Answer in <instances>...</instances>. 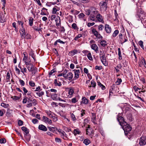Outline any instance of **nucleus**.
Segmentation results:
<instances>
[{
  "instance_id": "58",
  "label": "nucleus",
  "mask_w": 146,
  "mask_h": 146,
  "mask_svg": "<svg viewBox=\"0 0 146 146\" xmlns=\"http://www.w3.org/2000/svg\"><path fill=\"white\" fill-rule=\"evenodd\" d=\"M56 142L57 143H61V139L58 137H56L55 138Z\"/></svg>"
},
{
  "instance_id": "64",
  "label": "nucleus",
  "mask_w": 146,
  "mask_h": 146,
  "mask_svg": "<svg viewBox=\"0 0 146 146\" xmlns=\"http://www.w3.org/2000/svg\"><path fill=\"white\" fill-rule=\"evenodd\" d=\"M57 11V10L56 8L55 7H54L53 8L52 10V13L53 14H55L56 13Z\"/></svg>"
},
{
  "instance_id": "21",
  "label": "nucleus",
  "mask_w": 146,
  "mask_h": 146,
  "mask_svg": "<svg viewBox=\"0 0 146 146\" xmlns=\"http://www.w3.org/2000/svg\"><path fill=\"white\" fill-rule=\"evenodd\" d=\"M98 13V11L94 7H92L91 8V13L92 14L94 15H97Z\"/></svg>"
},
{
  "instance_id": "35",
  "label": "nucleus",
  "mask_w": 146,
  "mask_h": 146,
  "mask_svg": "<svg viewBox=\"0 0 146 146\" xmlns=\"http://www.w3.org/2000/svg\"><path fill=\"white\" fill-rule=\"evenodd\" d=\"M83 143L86 145H88L90 143V141L88 139H86L84 140Z\"/></svg>"
},
{
  "instance_id": "30",
  "label": "nucleus",
  "mask_w": 146,
  "mask_h": 146,
  "mask_svg": "<svg viewBox=\"0 0 146 146\" xmlns=\"http://www.w3.org/2000/svg\"><path fill=\"white\" fill-rule=\"evenodd\" d=\"M87 56L89 60L90 61H92L93 60V58L90 52L89 53L87 54Z\"/></svg>"
},
{
  "instance_id": "38",
  "label": "nucleus",
  "mask_w": 146,
  "mask_h": 146,
  "mask_svg": "<svg viewBox=\"0 0 146 146\" xmlns=\"http://www.w3.org/2000/svg\"><path fill=\"white\" fill-rule=\"evenodd\" d=\"M72 27L73 29L74 30H78V28L77 27L76 24L75 23H73L72 25Z\"/></svg>"
},
{
  "instance_id": "26",
  "label": "nucleus",
  "mask_w": 146,
  "mask_h": 146,
  "mask_svg": "<svg viewBox=\"0 0 146 146\" xmlns=\"http://www.w3.org/2000/svg\"><path fill=\"white\" fill-rule=\"evenodd\" d=\"M80 133L79 129L77 128L74 129L73 133L75 136L77 134H80Z\"/></svg>"
},
{
  "instance_id": "12",
  "label": "nucleus",
  "mask_w": 146,
  "mask_h": 146,
  "mask_svg": "<svg viewBox=\"0 0 146 146\" xmlns=\"http://www.w3.org/2000/svg\"><path fill=\"white\" fill-rule=\"evenodd\" d=\"M119 114L118 115L117 117V121L119 122V124L121 125L122 124V123H123V122H125L122 116H119Z\"/></svg>"
},
{
  "instance_id": "45",
  "label": "nucleus",
  "mask_w": 146,
  "mask_h": 146,
  "mask_svg": "<svg viewBox=\"0 0 146 146\" xmlns=\"http://www.w3.org/2000/svg\"><path fill=\"white\" fill-rule=\"evenodd\" d=\"M1 106L3 107L4 108H7L9 106V105L8 104H6L2 102L1 104Z\"/></svg>"
},
{
  "instance_id": "53",
  "label": "nucleus",
  "mask_w": 146,
  "mask_h": 146,
  "mask_svg": "<svg viewBox=\"0 0 146 146\" xmlns=\"http://www.w3.org/2000/svg\"><path fill=\"white\" fill-rule=\"evenodd\" d=\"M74 92V90L72 89H70L68 91V94L70 95H72Z\"/></svg>"
},
{
  "instance_id": "61",
  "label": "nucleus",
  "mask_w": 146,
  "mask_h": 146,
  "mask_svg": "<svg viewBox=\"0 0 146 146\" xmlns=\"http://www.w3.org/2000/svg\"><path fill=\"white\" fill-rule=\"evenodd\" d=\"M32 122L34 124L37 123L38 122V120L36 119H33L32 120Z\"/></svg>"
},
{
  "instance_id": "34",
  "label": "nucleus",
  "mask_w": 146,
  "mask_h": 146,
  "mask_svg": "<svg viewBox=\"0 0 146 146\" xmlns=\"http://www.w3.org/2000/svg\"><path fill=\"white\" fill-rule=\"evenodd\" d=\"M77 50L74 49L71 51L69 53L71 54L72 55H74L77 53Z\"/></svg>"
},
{
  "instance_id": "49",
  "label": "nucleus",
  "mask_w": 146,
  "mask_h": 146,
  "mask_svg": "<svg viewBox=\"0 0 146 146\" xmlns=\"http://www.w3.org/2000/svg\"><path fill=\"white\" fill-rule=\"evenodd\" d=\"M121 82V78H118L116 82V83L117 84V85H119L120 84Z\"/></svg>"
},
{
  "instance_id": "55",
  "label": "nucleus",
  "mask_w": 146,
  "mask_h": 146,
  "mask_svg": "<svg viewBox=\"0 0 146 146\" xmlns=\"http://www.w3.org/2000/svg\"><path fill=\"white\" fill-rule=\"evenodd\" d=\"M1 1L3 3L2 8L3 9L5 6L6 1V0H1Z\"/></svg>"
},
{
  "instance_id": "36",
  "label": "nucleus",
  "mask_w": 146,
  "mask_h": 146,
  "mask_svg": "<svg viewBox=\"0 0 146 146\" xmlns=\"http://www.w3.org/2000/svg\"><path fill=\"white\" fill-rule=\"evenodd\" d=\"M68 70L65 69V70L62 72L63 76V77L65 78L66 77V76H67V74L68 73Z\"/></svg>"
},
{
  "instance_id": "42",
  "label": "nucleus",
  "mask_w": 146,
  "mask_h": 146,
  "mask_svg": "<svg viewBox=\"0 0 146 146\" xmlns=\"http://www.w3.org/2000/svg\"><path fill=\"white\" fill-rule=\"evenodd\" d=\"M119 31L118 30H115L113 33L112 36L113 37H115L117 35V34L119 33Z\"/></svg>"
},
{
  "instance_id": "6",
  "label": "nucleus",
  "mask_w": 146,
  "mask_h": 146,
  "mask_svg": "<svg viewBox=\"0 0 146 146\" xmlns=\"http://www.w3.org/2000/svg\"><path fill=\"white\" fill-rule=\"evenodd\" d=\"M92 32L93 34H94L96 37L99 39H102L103 37L101 35L98 33V32L94 28H93L92 29Z\"/></svg>"
},
{
  "instance_id": "31",
  "label": "nucleus",
  "mask_w": 146,
  "mask_h": 146,
  "mask_svg": "<svg viewBox=\"0 0 146 146\" xmlns=\"http://www.w3.org/2000/svg\"><path fill=\"white\" fill-rule=\"evenodd\" d=\"M91 86H89V87H92L94 88H95L96 86V83L94 80H92L91 81Z\"/></svg>"
},
{
  "instance_id": "46",
  "label": "nucleus",
  "mask_w": 146,
  "mask_h": 146,
  "mask_svg": "<svg viewBox=\"0 0 146 146\" xmlns=\"http://www.w3.org/2000/svg\"><path fill=\"white\" fill-rule=\"evenodd\" d=\"M104 26L102 25H100L98 26V29L99 31H102L104 29Z\"/></svg>"
},
{
  "instance_id": "43",
  "label": "nucleus",
  "mask_w": 146,
  "mask_h": 146,
  "mask_svg": "<svg viewBox=\"0 0 146 146\" xmlns=\"http://www.w3.org/2000/svg\"><path fill=\"white\" fill-rule=\"evenodd\" d=\"M37 95L39 97L44 94V92L43 91H40L36 93Z\"/></svg>"
},
{
  "instance_id": "2",
  "label": "nucleus",
  "mask_w": 146,
  "mask_h": 146,
  "mask_svg": "<svg viewBox=\"0 0 146 146\" xmlns=\"http://www.w3.org/2000/svg\"><path fill=\"white\" fill-rule=\"evenodd\" d=\"M121 125L124 131L125 134L126 135L132 129V127L126 122H123Z\"/></svg>"
},
{
  "instance_id": "23",
  "label": "nucleus",
  "mask_w": 146,
  "mask_h": 146,
  "mask_svg": "<svg viewBox=\"0 0 146 146\" xmlns=\"http://www.w3.org/2000/svg\"><path fill=\"white\" fill-rule=\"evenodd\" d=\"M48 128L49 129V131L54 133H56V130H58L57 128L55 127H48Z\"/></svg>"
},
{
  "instance_id": "57",
  "label": "nucleus",
  "mask_w": 146,
  "mask_h": 146,
  "mask_svg": "<svg viewBox=\"0 0 146 146\" xmlns=\"http://www.w3.org/2000/svg\"><path fill=\"white\" fill-rule=\"evenodd\" d=\"M19 82L20 83L21 85V86H23L25 85V82L23 80L21 79H20L19 80Z\"/></svg>"
},
{
  "instance_id": "56",
  "label": "nucleus",
  "mask_w": 146,
  "mask_h": 146,
  "mask_svg": "<svg viewBox=\"0 0 146 146\" xmlns=\"http://www.w3.org/2000/svg\"><path fill=\"white\" fill-rule=\"evenodd\" d=\"M29 84L30 86L34 87L35 86V84L33 81H31L29 82Z\"/></svg>"
},
{
  "instance_id": "33",
  "label": "nucleus",
  "mask_w": 146,
  "mask_h": 146,
  "mask_svg": "<svg viewBox=\"0 0 146 146\" xmlns=\"http://www.w3.org/2000/svg\"><path fill=\"white\" fill-rule=\"evenodd\" d=\"M27 53L26 52H24L23 53V54L24 55V58L23 59V60L24 61L25 63L27 62V60L28 58V56L26 55V54H27Z\"/></svg>"
},
{
  "instance_id": "27",
  "label": "nucleus",
  "mask_w": 146,
  "mask_h": 146,
  "mask_svg": "<svg viewBox=\"0 0 146 146\" xmlns=\"http://www.w3.org/2000/svg\"><path fill=\"white\" fill-rule=\"evenodd\" d=\"M61 134V137L64 139L66 140V139L64 137H66V138H68L67 136V134L64 131H62Z\"/></svg>"
},
{
  "instance_id": "52",
  "label": "nucleus",
  "mask_w": 146,
  "mask_h": 146,
  "mask_svg": "<svg viewBox=\"0 0 146 146\" xmlns=\"http://www.w3.org/2000/svg\"><path fill=\"white\" fill-rule=\"evenodd\" d=\"M82 35L81 34H78L77 36L75 37L74 40H77L79 38L81 37L82 36Z\"/></svg>"
},
{
  "instance_id": "15",
  "label": "nucleus",
  "mask_w": 146,
  "mask_h": 146,
  "mask_svg": "<svg viewBox=\"0 0 146 146\" xmlns=\"http://www.w3.org/2000/svg\"><path fill=\"white\" fill-rule=\"evenodd\" d=\"M38 129L43 131H46L47 129L46 127L42 124L40 125L38 127Z\"/></svg>"
},
{
  "instance_id": "10",
  "label": "nucleus",
  "mask_w": 146,
  "mask_h": 146,
  "mask_svg": "<svg viewBox=\"0 0 146 146\" xmlns=\"http://www.w3.org/2000/svg\"><path fill=\"white\" fill-rule=\"evenodd\" d=\"M104 27L105 30L107 33L110 34L111 32V29L109 25L105 24Z\"/></svg>"
},
{
  "instance_id": "4",
  "label": "nucleus",
  "mask_w": 146,
  "mask_h": 146,
  "mask_svg": "<svg viewBox=\"0 0 146 146\" xmlns=\"http://www.w3.org/2000/svg\"><path fill=\"white\" fill-rule=\"evenodd\" d=\"M102 51H100V58L103 64L105 66H106L108 65V64L106 62L105 54L104 53H102Z\"/></svg>"
},
{
  "instance_id": "37",
  "label": "nucleus",
  "mask_w": 146,
  "mask_h": 146,
  "mask_svg": "<svg viewBox=\"0 0 146 146\" xmlns=\"http://www.w3.org/2000/svg\"><path fill=\"white\" fill-rule=\"evenodd\" d=\"M63 129L66 132H68L71 131V129L65 126H63Z\"/></svg>"
},
{
  "instance_id": "9",
  "label": "nucleus",
  "mask_w": 146,
  "mask_h": 146,
  "mask_svg": "<svg viewBox=\"0 0 146 146\" xmlns=\"http://www.w3.org/2000/svg\"><path fill=\"white\" fill-rule=\"evenodd\" d=\"M73 71H74V76L73 80H76L79 78L80 71L79 70L75 69Z\"/></svg>"
},
{
  "instance_id": "62",
  "label": "nucleus",
  "mask_w": 146,
  "mask_h": 146,
  "mask_svg": "<svg viewBox=\"0 0 146 146\" xmlns=\"http://www.w3.org/2000/svg\"><path fill=\"white\" fill-rule=\"evenodd\" d=\"M23 121L21 120H19L18 121V125L19 126H21L22 125H23Z\"/></svg>"
},
{
  "instance_id": "44",
  "label": "nucleus",
  "mask_w": 146,
  "mask_h": 146,
  "mask_svg": "<svg viewBox=\"0 0 146 146\" xmlns=\"http://www.w3.org/2000/svg\"><path fill=\"white\" fill-rule=\"evenodd\" d=\"M32 27L36 31H41L40 28H38V27H36L35 26H33Z\"/></svg>"
},
{
  "instance_id": "24",
  "label": "nucleus",
  "mask_w": 146,
  "mask_h": 146,
  "mask_svg": "<svg viewBox=\"0 0 146 146\" xmlns=\"http://www.w3.org/2000/svg\"><path fill=\"white\" fill-rule=\"evenodd\" d=\"M50 92V90H48V91H46L47 96L49 97L51 96L52 97L53 95H54V96H56V94H54L51 93Z\"/></svg>"
},
{
  "instance_id": "63",
  "label": "nucleus",
  "mask_w": 146,
  "mask_h": 146,
  "mask_svg": "<svg viewBox=\"0 0 146 146\" xmlns=\"http://www.w3.org/2000/svg\"><path fill=\"white\" fill-rule=\"evenodd\" d=\"M84 16L85 15L82 13H80L78 16V17L80 18H83Z\"/></svg>"
},
{
  "instance_id": "50",
  "label": "nucleus",
  "mask_w": 146,
  "mask_h": 146,
  "mask_svg": "<svg viewBox=\"0 0 146 146\" xmlns=\"http://www.w3.org/2000/svg\"><path fill=\"white\" fill-rule=\"evenodd\" d=\"M58 105L62 107L65 108L66 106V105H68V104H62V103H58Z\"/></svg>"
},
{
  "instance_id": "32",
  "label": "nucleus",
  "mask_w": 146,
  "mask_h": 146,
  "mask_svg": "<svg viewBox=\"0 0 146 146\" xmlns=\"http://www.w3.org/2000/svg\"><path fill=\"white\" fill-rule=\"evenodd\" d=\"M118 55L119 56L118 59L119 60H121L122 59V57L121 55V52L120 50V48H118Z\"/></svg>"
},
{
  "instance_id": "48",
  "label": "nucleus",
  "mask_w": 146,
  "mask_h": 146,
  "mask_svg": "<svg viewBox=\"0 0 146 146\" xmlns=\"http://www.w3.org/2000/svg\"><path fill=\"white\" fill-rule=\"evenodd\" d=\"M52 119L53 121L54 122H56L58 120V118L56 115L55 114H54V115Z\"/></svg>"
},
{
  "instance_id": "47",
  "label": "nucleus",
  "mask_w": 146,
  "mask_h": 146,
  "mask_svg": "<svg viewBox=\"0 0 146 146\" xmlns=\"http://www.w3.org/2000/svg\"><path fill=\"white\" fill-rule=\"evenodd\" d=\"M60 31L61 33H64L65 32V30L63 26H61L60 25Z\"/></svg>"
},
{
  "instance_id": "3",
  "label": "nucleus",
  "mask_w": 146,
  "mask_h": 146,
  "mask_svg": "<svg viewBox=\"0 0 146 146\" xmlns=\"http://www.w3.org/2000/svg\"><path fill=\"white\" fill-rule=\"evenodd\" d=\"M143 11L141 8H138L137 9L136 12L135 14V17L136 19L138 21H142V18L141 17L143 15Z\"/></svg>"
},
{
  "instance_id": "13",
  "label": "nucleus",
  "mask_w": 146,
  "mask_h": 146,
  "mask_svg": "<svg viewBox=\"0 0 146 146\" xmlns=\"http://www.w3.org/2000/svg\"><path fill=\"white\" fill-rule=\"evenodd\" d=\"M42 121L44 122L48 123L49 124H51L52 123L51 120L44 116L43 117Z\"/></svg>"
},
{
  "instance_id": "41",
  "label": "nucleus",
  "mask_w": 146,
  "mask_h": 146,
  "mask_svg": "<svg viewBox=\"0 0 146 146\" xmlns=\"http://www.w3.org/2000/svg\"><path fill=\"white\" fill-rule=\"evenodd\" d=\"M106 42V40H103L101 41L100 44L102 46L104 47L105 46L107 45Z\"/></svg>"
},
{
  "instance_id": "51",
  "label": "nucleus",
  "mask_w": 146,
  "mask_h": 146,
  "mask_svg": "<svg viewBox=\"0 0 146 146\" xmlns=\"http://www.w3.org/2000/svg\"><path fill=\"white\" fill-rule=\"evenodd\" d=\"M139 46L141 47L143 49H144V46L143 45V42L141 41H140L139 42Z\"/></svg>"
},
{
  "instance_id": "11",
  "label": "nucleus",
  "mask_w": 146,
  "mask_h": 146,
  "mask_svg": "<svg viewBox=\"0 0 146 146\" xmlns=\"http://www.w3.org/2000/svg\"><path fill=\"white\" fill-rule=\"evenodd\" d=\"M86 134L87 135H92V134L93 133V131L90 127V126L88 125V126L87 127V128L86 130Z\"/></svg>"
},
{
  "instance_id": "14",
  "label": "nucleus",
  "mask_w": 146,
  "mask_h": 146,
  "mask_svg": "<svg viewBox=\"0 0 146 146\" xmlns=\"http://www.w3.org/2000/svg\"><path fill=\"white\" fill-rule=\"evenodd\" d=\"M96 18L99 22L102 23H104V21L103 20V17L100 14L97 15Z\"/></svg>"
},
{
  "instance_id": "39",
  "label": "nucleus",
  "mask_w": 146,
  "mask_h": 146,
  "mask_svg": "<svg viewBox=\"0 0 146 146\" xmlns=\"http://www.w3.org/2000/svg\"><path fill=\"white\" fill-rule=\"evenodd\" d=\"M70 116L72 120L74 121L76 120V119L75 116L73 113H71Z\"/></svg>"
},
{
  "instance_id": "40",
  "label": "nucleus",
  "mask_w": 146,
  "mask_h": 146,
  "mask_svg": "<svg viewBox=\"0 0 146 146\" xmlns=\"http://www.w3.org/2000/svg\"><path fill=\"white\" fill-rule=\"evenodd\" d=\"M33 19L31 17L29 20V25L31 26H32L33 23Z\"/></svg>"
},
{
  "instance_id": "5",
  "label": "nucleus",
  "mask_w": 146,
  "mask_h": 146,
  "mask_svg": "<svg viewBox=\"0 0 146 146\" xmlns=\"http://www.w3.org/2000/svg\"><path fill=\"white\" fill-rule=\"evenodd\" d=\"M139 143L140 146L146 145V136H142L140 137Z\"/></svg>"
},
{
  "instance_id": "20",
  "label": "nucleus",
  "mask_w": 146,
  "mask_h": 146,
  "mask_svg": "<svg viewBox=\"0 0 146 146\" xmlns=\"http://www.w3.org/2000/svg\"><path fill=\"white\" fill-rule=\"evenodd\" d=\"M66 77L65 78L66 79H68L69 80H71L73 78V74L71 72L68 73Z\"/></svg>"
},
{
  "instance_id": "28",
  "label": "nucleus",
  "mask_w": 146,
  "mask_h": 146,
  "mask_svg": "<svg viewBox=\"0 0 146 146\" xmlns=\"http://www.w3.org/2000/svg\"><path fill=\"white\" fill-rule=\"evenodd\" d=\"M82 102L83 103L85 104H87L88 103V100L85 97H84L82 98Z\"/></svg>"
},
{
  "instance_id": "59",
  "label": "nucleus",
  "mask_w": 146,
  "mask_h": 146,
  "mask_svg": "<svg viewBox=\"0 0 146 146\" xmlns=\"http://www.w3.org/2000/svg\"><path fill=\"white\" fill-rule=\"evenodd\" d=\"M6 142V140L5 138H1L0 139V143H5Z\"/></svg>"
},
{
  "instance_id": "19",
  "label": "nucleus",
  "mask_w": 146,
  "mask_h": 146,
  "mask_svg": "<svg viewBox=\"0 0 146 146\" xmlns=\"http://www.w3.org/2000/svg\"><path fill=\"white\" fill-rule=\"evenodd\" d=\"M115 84H113L112 86H111V88L109 90V95H113V92L114 89L115 88Z\"/></svg>"
},
{
  "instance_id": "60",
  "label": "nucleus",
  "mask_w": 146,
  "mask_h": 146,
  "mask_svg": "<svg viewBox=\"0 0 146 146\" xmlns=\"http://www.w3.org/2000/svg\"><path fill=\"white\" fill-rule=\"evenodd\" d=\"M27 102H28L27 97L25 96L23 100V103L24 104H25Z\"/></svg>"
},
{
  "instance_id": "25",
  "label": "nucleus",
  "mask_w": 146,
  "mask_h": 146,
  "mask_svg": "<svg viewBox=\"0 0 146 146\" xmlns=\"http://www.w3.org/2000/svg\"><path fill=\"white\" fill-rule=\"evenodd\" d=\"M22 130L25 132L26 134H28L29 132V130L26 127L23 126L21 127Z\"/></svg>"
},
{
  "instance_id": "1",
  "label": "nucleus",
  "mask_w": 146,
  "mask_h": 146,
  "mask_svg": "<svg viewBox=\"0 0 146 146\" xmlns=\"http://www.w3.org/2000/svg\"><path fill=\"white\" fill-rule=\"evenodd\" d=\"M25 63L27 66L26 67L29 72H31L32 73L34 74L37 72V68L34 67L33 64L30 63V61L26 62Z\"/></svg>"
},
{
  "instance_id": "22",
  "label": "nucleus",
  "mask_w": 146,
  "mask_h": 146,
  "mask_svg": "<svg viewBox=\"0 0 146 146\" xmlns=\"http://www.w3.org/2000/svg\"><path fill=\"white\" fill-rule=\"evenodd\" d=\"M91 48L97 53L98 50V47L96 44H93L91 46Z\"/></svg>"
},
{
  "instance_id": "29",
  "label": "nucleus",
  "mask_w": 146,
  "mask_h": 146,
  "mask_svg": "<svg viewBox=\"0 0 146 146\" xmlns=\"http://www.w3.org/2000/svg\"><path fill=\"white\" fill-rule=\"evenodd\" d=\"M29 54L33 59L34 61L35 62L36 61V60L35 58V56L34 55V53L33 51H31L30 52Z\"/></svg>"
},
{
  "instance_id": "7",
  "label": "nucleus",
  "mask_w": 146,
  "mask_h": 146,
  "mask_svg": "<svg viewBox=\"0 0 146 146\" xmlns=\"http://www.w3.org/2000/svg\"><path fill=\"white\" fill-rule=\"evenodd\" d=\"M99 4L100 6L101 9H102L105 11L107 10V3L106 1L101 2Z\"/></svg>"
},
{
  "instance_id": "17",
  "label": "nucleus",
  "mask_w": 146,
  "mask_h": 146,
  "mask_svg": "<svg viewBox=\"0 0 146 146\" xmlns=\"http://www.w3.org/2000/svg\"><path fill=\"white\" fill-rule=\"evenodd\" d=\"M92 118V121L94 124H97L96 122V116L94 113H91Z\"/></svg>"
},
{
  "instance_id": "18",
  "label": "nucleus",
  "mask_w": 146,
  "mask_h": 146,
  "mask_svg": "<svg viewBox=\"0 0 146 146\" xmlns=\"http://www.w3.org/2000/svg\"><path fill=\"white\" fill-rule=\"evenodd\" d=\"M56 25L57 27L60 26L61 25L60 18L58 17L55 19Z\"/></svg>"
},
{
  "instance_id": "54",
  "label": "nucleus",
  "mask_w": 146,
  "mask_h": 146,
  "mask_svg": "<svg viewBox=\"0 0 146 146\" xmlns=\"http://www.w3.org/2000/svg\"><path fill=\"white\" fill-rule=\"evenodd\" d=\"M11 98L15 100H18L19 99V98L16 96H12Z\"/></svg>"
},
{
  "instance_id": "16",
  "label": "nucleus",
  "mask_w": 146,
  "mask_h": 146,
  "mask_svg": "<svg viewBox=\"0 0 146 146\" xmlns=\"http://www.w3.org/2000/svg\"><path fill=\"white\" fill-rule=\"evenodd\" d=\"M54 84L55 86H61L62 85L61 82L59 81V78L55 79L54 81Z\"/></svg>"
},
{
  "instance_id": "8",
  "label": "nucleus",
  "mask_w": 146,
  "mask_h": 146,
  "mask_svg": "<svg viewBox=\"0 0 146 146\" xmlns=\"http://www.w3.org/2000/svg\"><path fill=\"white\" fill-rule=\"evenodd\" d=\"M28 102L29 103L30 102H33V105L34 106H36L37 104V102L36 100L32 98V96H29L27 97Z\"/></svg>"
}]
</instances>
